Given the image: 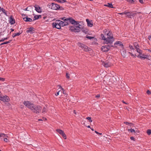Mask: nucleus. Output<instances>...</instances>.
I'll use <instances>...</instances> for the list:
<instances>
[{
    "mask_svg": "<svg viewBox=\"0 0 151 151\" xmlns=\"http://www.w3.org/2000/svg\"><path fill=\"white\" fill-rule=\"evenodd\" d=\"M147 93L148 94H150V91L148 90L147 91Z\"/></svg>",
    "mask_w": 151,
    "mask_h": 151,
    "instance_id": "nucleus-54",
    "label": "nucleus"
},
{
    "mask_svg": "<svg viewBox=\"0 0 151 151\" xmlns=\"http://www.w3.org/2000/svg\"><path fill=\"white\" fill-rule=\"evenodd\" d=\"M100 97V96L99 94H97V95L96 96V98H99Z\"/></svg>",
    "mask_w": 151,
    "mask_h": 151,
    "instance_id": "nucleus-56",
    "label": "nucleus"
},
{
    "mask_svg": "<svg viewBox=\"0 0 151 151\" xmlns=\"http://www.w3.org/2000/svg\"><path fill=\"white\" fill-rule=\"evenodd\" d=\"M86 21L87 22L88 26H90V27H92L93 26V24L90 22L88 19H86Z\"/></svg>",
    "mask_w": 151,
    "mask_h": 151,
    "instance_id": "nucleus-23",
    "label": "nucleus"
},
{
    "mask_svg": "<svg viewBox=\"0 0 151 151\" xmlns=\"http://www.w3.org/2000/svg\"><path fill=\"white\" fill-rule=\"evenodd\" d=\"M47 111V109L45 107H44V108H43L42 110V113H45V112H46Z\"/></svg>",
    "mask_w": 151,
    "mask_h": 151,
    "instance_id": "nucleus-32",
    "label": "nucleus"
},
{
    "mask_svg": "<svg viewBox=\"0 0 151 151\" xmlns=\"http://www.w3.org/2000/svg\"><path fill=\"white\" fill-rule=\"evenodd\" d=\"M104 6H107L110 8H114L112 4L111 3H108L107 4H104Z\"/></svg>",
    "mask_w": 151,
    "mask_h": 151,
    "instance_id": "nucleus-21",
    "label": "nucleus"
},
{
    "mask_svg": "<svg viewBox=\"0 0 151 151\" xmlns=\"http://www.w3.org/2000/svg\"><path fill=\"white\" fill-rule=\"evenodd\" d=\"M129 48L130 49V50H134V49L133 47L131 45H129Z\"/></svg>",
    "mask_w": 151,
    "mask_h": 151,
    "instance_id": "nucleus-41",
    "label": "nucleus"
},
{
    "mask_svg": "<svg viewBox=\"0 0 151 151\" xmlns=\"http://www.w3.org/2000/svg\"><path fill=\"white\" fill-rule=\"evenodd\" d=\"M70 30L74 32H79L80 31V29L78 28L76 26H71L70 28Z\"/></svg>",
    "mask_w": 151,
    "mask_h": 151,
    "instance_id": "nucleus-11",
    "label": "nucleus"
},
{
    "mask_svg": "<svg viewBox=\"0 0 151 151\" xmlns=\"http://www.w3.org/2000/svg\"><path fill=\"white\" fill-rule=\"evenodd\" d=\"M56 131L60 134L61 135L64 133V132L60 129H57Z\"/></svg>",
    "mask_w": 151,
    "mask_h": 151,
    "instance_id": "nucleus-25",
    "label": "nucleus"
},
{
    "mask_svg": "<svg viewBox=\"0 0 151 151\" xmlns=\"http://www.w3.org/2000/svg\"><path fill=\"white\" fill-rule=\"evenodd\" d=\"M73 113L75 114H76V111L75 110H73Z\"/></svg>",
    "mask_w": 151,
    "mask_h": 151,
    "instance_id": "nucleus-62",
    "label": "nucleus"
},
{
    "mask_svg": "<svg viewBox=\"0 0 151 151\" xmlns=\"http://www.w3.org/2000/svg\"><path fill=\"white\" fill-rule=\"evenodd\" d=\"M60 92H61V93H62V91H58V92H57L55 94V95H56V96H58L59 94V93Z\"/></svg>",
    "mask_w": 151,
    "mask_h": 151,
    "instance_id": "nucleus-51",
    "label": "nucleus"
},
{
    "mask_svg": "<svg viewBox=\"0 0 151 151\" xmlns=\"http://www.w3.org/2000/svg\"><path fill=\"white\" fill-rule=\"evenodd\" d=\"M133 45L135 49L139 47V45L138 42H134L133 43Z\"/></svg>",
    "mask_w": 151,
    "mask_h": 151,
    "instance_id": "nucleus-22",
    "label": "nucleus"
},
{
    "mask_svg": "<svg viewBox=\"0 0 151 151\" xmlns=\"http://www.w3.org/2000/svg\"><path fill=\"white\" fill-rule=\"evenodd\" d=\"M86 37L87 38H88L89 39H90V40H91V39L94 38L93 37H91V36H87Z\"/></svg>",
    "mask_w": 151,
    "mask_h": 151,
    "instance_id": "nucleus-42",
    "label": "nucleus"
},
{
    "mask_svg": "<svg viewBox=\"0 0 151 151\" xmlns=\"http://www.w3.org/2000/svg\"><path fill=\"white\" fill-rule=\"evenodd\" d=\"M76 27L80 29V30H81V29H83V26L80 24H79L78 26H76Z\"/></svg>",
    "mask_w": 151,
    "mask_h": 151,
    "instance_id": "nucleus-35",
    "label": "nucleus"
},
{
    "mask_svg": "<svg viewBox=\"0 0 151 151\" xmlns=\"http://www.w3.org/2000/svg\"><path fill=\"white\" fill-rule=\"evenodd\" d=\"M101 62L102 65L105 68L110 67L113 65V64L108 60H106L105 61L102 60Z\"/></svg>",
    "mask_w": 151,
    "mask_h": 151,
    "instance_id": "nucleus-5",
    "label": "nucleus"
},
{
    "mask_svg": "<svg viewBox=\"0 0 151 151\" xmlns=\"http://www.w3.org/2000/svg\"><path fill=\"white\" fill-rule=\"evenodd\" d=\"M148 38L149 40L151 41V35L148 36Z\"/></svg>",
    "mask_w": 151,
    "mask_h": 151,
    "instance_id": "nucleus-53",
    "label": "nucleus"
},
{
    "mask_svg": "<svg viewBox=\"0 0 151 151\" xmlns=\"http://www.w3.org/2000/svg\"><path fill=\"white\" fill-rule=\"evenodd\" d=\"M119 45L121 47L122 49H123L124 48V46L121 42L119 41L116 42L114 44V45Z\"/></svg>",
    "mask_w": 151,
    "mask_h": 151,
    "instance_id": "nucleus-16",
    "label": "nucleus"
},
{
    "mask_svg": "<svg viewBox=\"0 0 151 151\" xmlns=\"http://www.w3.org/2000/svg\"><path fill=\"white\" fill-rule=\"evenodd\" d=\"M95 132L97 134H100V135L101 134H102L101 133H99L98 132H97L96 131H95Z\"/></svg>",
    "mask_w": 151,
    "mask_h": 151,
    "instance_id": "nucleus-60",
    "label": "nucleus"
},
{
    "mask_svg": "<svg viewBox=\"0 0 151 151\" xmlns=\"http://www.w3.org/2000/svg\"><path fill=\"white\" fill-rule=\"evenodd\" d=\"M128 2H129L131 4H134V1L133 0H126Z\"/></svg>",
    "mask_w": 151,
    "mask_h": 151,
    "instance_id": "nucleus-39",
    "label": "nucleus"
},
{
    "mask_svg": "<svg viewBox=\"0 0 151 151\" xmlns=\"http://www.w3.org/2000/svg\"><path fill=\"white\" fill-rule=\"evenodd\" d=\"M23 104L27 107L31 109L32 108V106L34 104L30 102L29 101H24L23 102Z\"/></svg>",
    "mask_w": 151,
    "mask_h": 151,
    "instance_id": "nucleus-9",
    "label": "nucleus"
},
{
    "mask_svg": "<svg viewBox=\"0 0 151 151\" xmlns=\"http://www.w3.org/2000/svg\"><path fill=\"white\" fill-rule=\"evenodd\" d=\"M62 90H63V93L65 95H67L65 90H64L63 88H62Z\"/></svg>",
    "mask_w": 151,
    "mask_h": 151,
    "instance_id": "nucleus-44",
    "label": "nucleus"
},
{
    "mask_svg": "<svg viewBox=\"0 0 151 151\" xmlns=\"http://www.w3.org/2000/svg\"><path fill=\"white\" fill-rule=\"evenodd\" d=\"M130 139L132 140H134V138L133 137H130Z\"/></svg>",
    "mask_w": 151,
    "mask_h": 151,
    "instance_id": "nucleus-58",
    "label": "nucleus"
},
{
    "mask_svg": "<svg viewBox=\"0 0 151 151\" xmlns=\"http://www.w3.org/2000/svg\"><path fill=\"white\" fill-rule=\"evenodd\" d=\"M42 109V108L40 106L34 104L30 109L33 112L37 114L41 112Z\"/></svg>",
    "mask_w": 151,
    "mask_h": 151,
    "instance_id": "nucleus-4",
    "label": "nucleus"
},
{
    "mask_svg": "<svg viewBox=\"0 0 151 151\" xmlns=\"http://www.w3.org/2000/svg\"><path fill=\"white\" fill-rule=\"evenodd\" d=\"M53 1H56L58 3H63L66 2V1L65 0H52Z\"/></svg>",
    "mask_w": 151,
    "mask_h": 151,
    "instance_id": "nucleus-20",
    "label": "nucleus"
},
{
    "mask_svg": "<svg viewBox=\"0 0 151 151\" xmlns=\"http://www.w3.org/2000/svg\"><path fill=\"white\" fill-rule=\"evenodd\" d=\"M113 45H109L103 46L101 47V50L102 51L104 52H108L110 49L111 47H113Z\"/></svg>",
    "mask_w": 151,
    "mask_h": 151,
    "instance_id": "nucleus-6",
    "label": "nucleus"
},
{
    "mask_svg": "<svg viewBox=\"0 0 151 151\" xmlns=\"http://www.w3.org/2000/svg\"><path fill=\"white\" fill-rule=\"evenodd\" d=\"M126 52L125 50L124 49V48L122 49L121 50V54L124 58H125L126 57Z\"/></svg>",
    "mask_w": 151,
    "mask_h": 151,
    "instance_id": "nucleus-17",
    "label": "nucleus"
},
{
    "mask_svg": "<svg viewBox=\"0 0 151 151\" xmlns=\"http://www.w3.org/2000/svg\"><path fill=\"white\" fill-rule=\"evenodd\" d=\"M21 34V33H20L19 32L18 33H15L12 34V36L13 37H14L17 36Z\"/></svg>",
    "mask_w": 151,
    "mask_h": 151,
    "instance_id": "nucleus-26",
    "label": "nucleus"
},
{
    "mask_svg": "<svg viewBox=\"0 0 151 151\" xmlns=\"http://www.w3.org/2000/svg\"><path fill=\"white\" fill-rule=\"evenodd\" d=\"M34 31V28L33 27H29L28 28V30L26 31V32L27 33H29L30 34L33 33Z\"/></svg>",
    "mask_w": 151,
    "mask_h": 151,
    "instance_id": "nucleus-14",
    "label": "nucleus"
},
{
    "mask_svg": "<svg viewBox=\"0 0 151 151\" xmlns=\"http://www.w3.org/2000/svg\"><path fill=\"white\" fill-rule=\"evenodd\" d=\"M0 100L4 102H8L10 100V99L9 96L6 95L2 96L0 98Z\"/></svg>",
    "mask_w": 151,
    "mask_h": 151,
    "instance_id": "nucleus-7",
    "label": "nucleus"
},
{
    "mask_svg": "<svg viewBox=\"0 0 151 151\" xmlns=\"http://www.w3.org/2000/svg\"><path fill=\"white\" fill-rule=\"evenodd\" d=\"M61 21L60 20H57L55 22H53L52 23H55L58 24H60V22Z\"/></svg>",
    "mask_w": 151,
    "mask_h": 151,
    "instance_id": "nucleus-31",
    "label": "nucleus"
},
{
    "mask_svg": "<svg viewBox=\"0 0 151 151\" xmlns=\"http://www.w3.org/2000/svg\"><path fill=\"white\" fill-rule=\"evenodd\" d=\"M144 55V56L143 57L142 56V58H141V59H142L143 58L145 59L147 58V55Z\"/></svg>",
    "mask_w": 151,
    "mask_h": 151,
    "instance_id": "nucleus-47",
    "label": "nucleus"
},
{
    "mask_svg": "<svg viewBox=\"0 0 151 151\" xmlns=\"http://www.w3.org/2000/svg\"><path fill=\"white\" fill-rule=\"evenodd\" d=\"M8 37H6L5 38H4V40H7L8 39Z\"/></svg>",
    "mask_w": 151,
    "mask_h": 151,
    "instance_id": "nucleus-63",
    "label": "nucleus"
},
{
    "mask_svg": "<svg viewBox=\"0 0 151 151\" xmlns=\"http://www.w3.org/2000/svg\"><path fill=\"white\" fill-rule=\"evenodd\" d=\"M4 39H2L1 40H0V42H3L4 41Z\"/></svg>",
    "mask_w": 151,
    "mask_h": 151,
    "instance_id": "nucleus-59",
    "label": "nucleus"
},
{
    "mask_svg": "<svg viewBox=\"0 0 151 151\" xmlns=\"http://www.w3.org/2000/svg\"><path fill=\"white\" fill-rule=\"evenodd\" d=\"M61 135L63 137V138H64L65 139H66V135L65 134L64 132Z\"/></svg>",
    "mask_w": 151,
    "mask_h": 151,
    "instance_id": "nucleus-38",
    "label": "nucleus"
},
{
    "mask_svg": "<svg viewBox=\"0 0 151 151\" xmlns=\"http://www.w3.org/2000/svg\"><path fill=\"white\" fill-rule=\"evenodd\" d=\"M60 19L63 21V22L65 26L68 25L69 22L72 24L77 25L79 24L78 22L76 21L72 17H63L61 18Z\"/></svg>",
    "mask_w": 151,
    "mask_h": 151,
    "instance_id": "nucleus-1",
    "label": "nucleus"
},
{
    "mask_svg": "<svg viewBox=\"0 0 151 151\" xmlns=\"http://www.w3.org/2000/svg\"><path fill=\"white\" fill-rule=\"evenodd\" d=\"M52 26L53 28L55 27L58 29H60L61 28L60 24H58L55 23H52Z\"/></svg>",
    "mask_w": 151,
    "mask_h": 151,
    "instance_id": "nucleus-15",
    "label": "nucleus"
},
{
    "mask_svg": "<svg viewBox=\"0 0 151 151\" xmlns=\"http://www.w3.org/2000/svg\"><path fill=\"white\" fill-rule=\"evenodd\" d=\"M101 36L102 39L104 40L105 43L107 44L112 43L114 41L113 37H109L108 36H105L103 34H101Z\"/></svg>",
    "mask_w": 151,
    "mask_h": 151,
    "instance_id": "nucleus-3",
    "label": "nucleus"
},
{
    "mask_svg": "<svg viewBox=\"0 0 151 151\" xmlns=\"http://www.w3.org/2000/svg\"><path fill=\"white\" fill-rule=\"evenodd\" d=\"M140 55V54H139V55H138L137 56V57H138V58H140L141 59V58H142V56Z\"/></svg>",
    "mask_w": 151,
    "mask_h": 151,
    "instance_id": "nucleus-57",
    "label": "nucleus"
},
{
    "mask_svg": "<svg viewBox=\"0 0 151 151\" xmlns=\"http://www.w3.org/2000/svg\"><path fill=\"white\" fill-rule=\"evenodd\" d=\"M32 9V7L31 6L27 7L26 9H24L25 11H29L31 10Z\"/></svg>",
    "mask_w": 151,
    "mask_h": 151,
    "instance_id": "nucleus-27",
    "label": "nucleus"
},
{
    "mask_svg": "<svg viewBox=\"0 0 151 151\" xmlns=\"http://www.w3.org/2000/svg\"><path fill=\"white\" fill-rule=\"evenodd\" d=\"M66 78H68V79H69L70 78V76H69V75L67 73H66Z\"/></svg>",
    "mask_w": 151,
    "mask_h": 151,
    "instance_id": "nucleus-45",
    "label": "nucleus"
},
{
    "mask_svg": "<svg viewBox=\"0 0 151 151\" xmlns=\"http://www.w3.org/2000/svg\"><path fill=\"white\" fill-rule=\"evenodd\" d=\"M2 96L1 93L0 92V98Z\"/></svg>",
    "mask_w": 151,
    "mask_h": 151,
    "instance_id": "nucleus-61",
    "label": "nucleus"
},
{
    "mask_svg": "<svg viewBox=\"0 0 151 151\" xmlns=\"http://www.w3.org/2000/svg\"><path fill=\"white\" fill-rule=\"evenodd\" d=\"M6 135L4 133H1L0 134V137L3 136H4Z\"/></svg>",
    "mask_w": 151,
    "mask_h": 151,
    "instance_id": "nucleus-50",
    "label": "nucleus"
},
{
    "mask_svg": "<svg viewBox=\"0 0 151 151\" xmlns=\"http://www.w3.org/2000/svg\"><path fill=\"white\" fill-rule=\"evenodd\" d=\"M35 10L38 13H41L42 12L41 8L39 6L37 5H35L34 6Z\"/></svg>",
    "mask_w": 151,
    "mask_h": 151,
    "instance_id": "nucleus-13",
    "label": "nucleus"
},
{
    "mask_svg": "<svg viewBox=\"0 0 151 151\" xmlns=\"http://www.w3.org/2000/svg\"><path fill=\"white\" fill-rule=\"evenodd\" d=\"M9 21L10 22L11 24H13L15 23V19L12 18V16H11L10 17Z\"/></svg>",
    "mask_w": 151,
    "mask_h": 151,
    "instance_id": "nucleus-19",
    "label": "nucleus"
},
{
    "mask_svg": "<svg viewBox=\"0 0 151 151\" xmlns=\"http://www.w3.org/2000/svg\"><path fill=\"white\" fill-rule=\"evenodd\" d=\"M40 17H41V16L40 15H36L34 17L33 20L37 19L39 18Z\"/></svg>",
    "mask_w": 151,
    "mask_h": 151,
    "instance_id": "nucleus-28",
    "label": "nucleus"
},
{
    "mask_svg": "<svg viewBox=\"0 0 151 151\" xmlns=\"http://www.w3.org/2000/svg\"><path fill=\"white\" fill-rule=\"evenodd\" d=\"M1 10H0V12L2 11L3 13L4 14L6 15H7L6 13V10L3 8H1L0 9Z\"/></svg>",
    "mask_w": 151,
    "mask_h": 151,
    "instance_id": "nucleus-29",
    "label": "nucleus"
},
{
    "mask_svg": "<svg viewBox=\"0 0 151 151\" xmlns=\"http://www.w3.org/2000/svg\"><path fill=\"white\" fill-rule=\"evenodd\" d=\"M147 133L148 135H150L151 134V130L148 129L147 132Z\"/></svg>",
    "mask_w": 151,
    "mask_h": 151,
    "instance_id": "nucleus-37",
    "label": "nucleus"
},
{
    "mask_svg": "<svg viewBox=\"0 0 151 151\" xmlns=\"http://www.w3.org/2000/svg\"><path fill=\"white\" fill-rule=\"evenodd\" d=\"M136 14V13H133L131 12H126V13H125V14L127 15L126 17L131 18H132V17H133Z\"/></svg>",
    "mask_w": 151,
    "mask_h": 151,
    "instance_id": "nucleus-12",
    "label": "nucleus"
},
{
    "mask_svg": "<svg viewBox=\"0 0 151 151\" xmlns=\"http://www.w3.org/2000/svg\"><path fill=\"white\" fill-rule=\"evenodd\" d=\"M0 81H5V79L3 78L0 77Z\"/></svg>",
    "mask_w": 151,
    "mask_h": 151,
    "instance_id": "nucleus-48",
    "label": "nucleus"
},
{
    "mask_svg": "<svg viewBox=\"0 0 151 151\" xmlns=\"http://www.w3.org/2000/svg\"><path fill=\"white\" fill-rule=\"evenodd\" d=\"M12 41V40H9L8 41L5 42H4V44H7L8 43H9L11 42Z\"/></svg>",
    "mask_w": 151,
    "mask_h": 151,
    "instance_id": "nucleus-40",
    "label": "nucleus"
},
{
    "mask_svg": "<svg viewBox=\"0 0 151 151\" xmlns=\"http://www.w3.org/2000/svg\"><path fill=\"white\" fill-rule=\"evenodd\" d=\"M125 13H126V12H124L118 13V14L121 15H123L124 14H125Z\"/></svg>",
    "mask_w": 151,
    "mask_h": 151,
    "instance_id": "nucleus-46",
    "label": "nucleus"
},
{
    "mask_svg": "<svg viewBox=\"0 0 151 151\" xmlns=\"http://www.w3.org/2000/svg\"><path fill=\"white\" fill-rule=\"evenodd\" d=\"M103 33L105 36H108L109 37H113L112 33L107 29L104 30Z\"/></svg>",
    "mask_w": 151,
    "mask_h": 151,
    "instance_id": "nucleus-8",
    "label": "nucleus"
},
{
    "mask_svg": "<svg viewBox=\"0 0 151 151\" xmlns=\"http://www.w3.org/2000/svg\"><path fill=\"white\" fill-rule=\"evenodd\" d=\"M137 52L139 54H142V51L140 50L139 47L137 48L136 49Z\"/></svg>",
    "mask_w": 151,
    "mask_h": 151,
    "instance_id": "nucleus-24",
    "label": "nucleus"
},
{
    "mask_svg": "<svg viewBox=\"0 0 151 151\" xmlns=\"http://www.w3.org/2000/svg\"><path fill=\"white\" fill-rule=\"evenodd\" d=\"M4 140L5 142H7L8 141V139L6 138H5L4 139Z\"/></svg>",
    "mask_w": 151,
    "mask_h": 151,
    "instance_id": "nucleus-55",
    "label": "nucleus"
},
{
    "mask_svg": "<svg viewBox=\"0 0 151 151\" xmlns=\"http://www.w3.org/2000/svg\"><path fill=\"white\" fill-rule=\"evenodd\" d=\"M82 30L83 32L85 34H87L88 33V29H82Z\"/></svg>",
    "mask_w": 151,
    "mask_h": 151,
    "instance_id": "nucleus-30",
    "label": "nucleus"
},
{
    "mask_svg": "<svg viewBox=\"0 0 151 151\" xmlns=\"http://www.w3.org/2000/svg\"><path fill=\"white\" fill-rule=\"evenodd\" d=\"M139 2L141 4H143L144 3V2L143 1V0H139Z\"/></svg>",
    "mask_w": 151,
    "mask_h": 151,
    "instance_id": "nucleus-52",
    "label": "nucleus"
},
{
    "mask_svg": "<svg viewBox=\"0 0 151 151\" xmlns=\"http://www.w3.org/2000/svg\"><path fill=\"white\" fill-rule=\"evenodd\" d=\"M128 131H130L131 133H135V130H134V129H128Z\"/></svg>",
    "mask_w": 151,
    "mask_h": 151,
    "instance_id": "nucleus-33",
    "label": "nucleus"
},
{
    "mask_svg": "<svg viewBox=\"0 0 151 151\" xmlns=\"http://www.w3.org/2000/svg\"><path fill=\"white\" fill-rule=\"evenodd\" d=\"M48 7L52 9L55 10H63L64 9L62 6H60L57 4L54 3H52L51 4H49L47 5Z\"/></svg>",
    "mask_w": 151,
    "mask_h": 151,
    "instance_id": "nucleus-2",
    "label": "nucleus"
},
{
    "mask_svg": "<svg viewBox=\"0 0 151 151\" xmlns=\"http://www.w3.org/2000/svg\"><path fill=\"white\" fill-rule=\"evenodd\" d=\"M60 27L61 26L63 27L64 26H65V24H64V22H63V21H61V22H60Z\"/></svg>",
    "mask_w": 151,
    "mask_h": 151,
    "instance_id": "nucleus-34",
    "label": "nucleus"
},
{
    "mask_svg": "<svg viewBox=\"0 0 151 151\" xmlns=\"http://www.w3.org/2000/svg\"><path fill=\"white\" fill-rule=\"evenodd\" d=\"M78 45L79 47L82 48L84 51H87L88 50V47L86 45L81 43H78Z\"/></svg>",
    "mask_w": 151,
    "mask_h": 151,
    "instance_id": "nucleus-10",
    "label": "nucleus"
},
{
    "mask_svg": "<svg viewBox=\"0 0 151 151\" xmlns=\"http://www.w3.org/2000/svg\"><path fill=\"white\" fill-rule=\"evenodd\" d=\"M24 20L26 22H31L32 21V19L30 18L27 17H23Z\"/></svg>",
    "mask_w": 151,
    "mask_h": 151,
    "instance_id": "nucleus-18",
    "label": "nucleus"
},
{
    "mask_svg": "<svg viewBox=\"0 0 151 151\" xmlns=\"http://www.w3.org/2000/svg\"><path fill=\"white\" fill-rule=\"evenodd\" d=\"M129 53L130 54V55L133 57H135V56H136V55H135L134 54H133L132 53L130 52H129Z\"/></svg>",
    "mask_w": 151,
    "mask_h": 151,
    "instance_id": "nucleus-49",
    "label": "nucleus"
},
{
    "mask_svg": "<svg viewBox=\"0 0 151 151\" xmlns=\"http://www.w3.org/2000/svg\"><path fill=\"white\" fill-rule=\"evenodd\" d=\"M124 123L125 124L127 125H133V124L132 123H130L127 122H124Z\"/></svg>",
    "mask_w": 151,
    "mask_h": 151,
    "instance_id": "nucleus-36",
    "label": "nucleus"
},
{
    "mask_svg": "<svg viewBox=\"0 0 151 151\" xmlns=\"http://www.w3.org/2000/svg\"><path fill=\"white\" fill-rule=\"evenodd\" d=\"M86 119L89 120L90 122H92V120L91 119V118L90 117H88L86 118Z\"/></svg>",
    "mask_w": 151,
    "mask_h": 151,
    "instance_id": "nucleus-43",
    "label": "nucleus"
},
{
    "mask_svg": "<svg viewBox=\"0 0 151 151\" xmlns=\"http://www.w3.org/2000/svg\"><path fill=\"white\" fill-rule=\"evenodd\" d=\"M11 30L12 32H13V31H14V29H12V28H11Z\"/></svg>",
    "mask_w": 151,
    "mask_h": 151,
    "instance_id": "nucleus-64",
    "label": "nucleus"
}]
</instances>
